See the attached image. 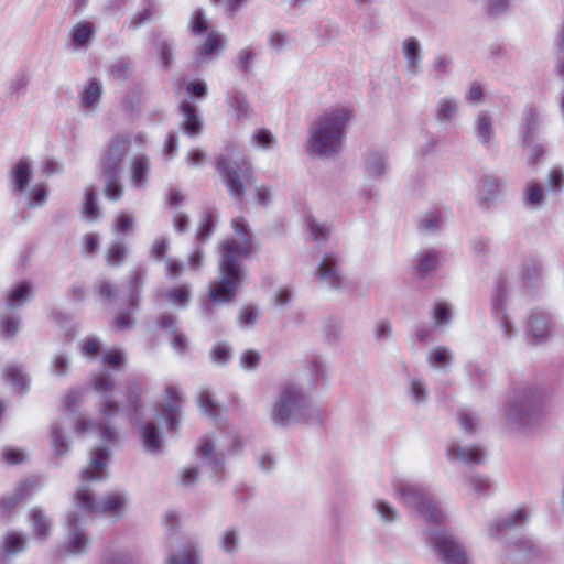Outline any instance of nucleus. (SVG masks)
<instances>
[{
    "label": "nucleus",
    "instance_id": "obj_44",
    "mask_svg": "<svg viewBox=\"0 0 564 564\" xmlns=\"http://www.w3.org/2000/svg\"><path fill=\"white\" fill-rule=\"evenodd\" d=\"M30 82V75L26 70L20 69L11 78L9 84V95L14 96L17 99L25 95L28 85Z\"/></svg>",
    "mask_w": 564,
    "mask_h": 564
},
{
    "label": "nucleus",
    "instance_id": "obj_15",
    "mask_svg": "<svg viewBox=\"0 0 564 564\" xmlns=\"http://www.w3.org/2000/svg\"><path fill=\"white\" fill-rule=\"evenodd\" d=\"M91 454L90 466L82 470L80 478L83 481L105 480L107 460L111 452L108 446L102 445L95 448Z\"/></svg>",
    "mask_w": 564,
    "mask_h": 564
},
{
    "label": "nucleus",
    "instance_id": "obj_63",
    "mask_svg": "<svg viewBox=\"0 0 564 564\" xmlns=\"http://www.w3.org/2000/svg\"><path fill=\"white\" fill-rule=\"evenodd\" d=\"M189 29L195 35H202L207 31L208 22L202 9H197L193 12L189 21Z\"/></svg>",
    "mask_w": 564,
    "mask_h": 564
},
{
    "label": "nucleus",
    "instance_id": "obj_40",
    "mask_svg": "<svg viewBox=\"0 0 564 564\" xmlns=\"http://www.w3.org/2000/svg\"><path fill=\"white\" fill-rule=\"evenodd\" d=\"M438 267V253L434 250L422 252L417 256L415 265L416 272L421 279H424L430 272Z\"/></svg>",
    "mask_w": 564,
    "mask_h": 564
},
{
    "label": "nucleus",
    "instance_id": "obj_45",
    "mask_svg": "<svg viewBox=\"0 0 564 564\" xmlns=\"http://www.w3.org/2000/svg\"><path fill=\"white\" fill-rule=\"evenodd\" d=\"M2 549L6 554H17L26 549V541L21 533L9 531L3 539Z\"/></svg>",
    "mask_w": 564,
    "mask_h": 564
},
{
    "label": "nucleus",
    "instance_id": "obj_27",
    "mask_svg": "<svg viewBox=\"0 0 564 564\" xmlns=\"http://www.w3.org/2000/svg\"><path fill=\"white\" fill-rule=\"evenodd\" d=\"M131 183L135 188H144L150 173V160L144 154L132 158L130 163Z\"/></svg>",
    "mask_w": 564,
    "mask_h": 564
},
{
    "label": "nucleus",
    "instance_id": "obj_47",
    "mask_svg": "<svg viewBox=\"0 0 564 564\" xmlns=\"http://www.w3.org/2000/svg\"><path fill=\"white\" fill-rule=\"evenodd\" d=\"M120 175L118 173L102 174L106 178L105 195L108 199L118 200L122 196V185L120 183Z\"/></svg>",
    "mask_w": 564,
    "mask_h": 564
},
{
    "label": "nucleus",
    "instance_id": "obj_22",
    "mask_svg": "<svg viewBox=\"0 0 564 564\" xmlns=\"http://www.w3.org/2000/svg\"><path fill=\"white\" fill-rule=\"evenodd\" d=\"M97 30L90 21L77 22L69 32V43L73 50H87L96 36Z\"/></svg>",
    "mask_w": 564,
    "mask_h": 564
},
{
    "label": "nucleus",
    "instance_id": "obj_32",
    "mask_svg": "<svg viewBox=\"0 0 564 564\" xmlns=\"http://www.w3.org/2000/svg\"><path fill=\"white\" fill-rule=\"evenodd\" d=\"M4 380L15 392L26 393L30 390V379L23 372L21 366L9 365L3 370Z\"/></svg>",
    "mask_w": 564,
    "mask_h": 564
},
{
    "label": "nucleus",
    "instance_id": "obj_38",
    "mask_svg": "<svg viewBox=\"0 0 564 564\" xmlns=\"http://www.w3.org/2000/svg\"><path fill=\"white\" fill-rule=\"evenodd\" d=\"M475 133L479 142L488 144L494 137L492 119L487 111H480L475 121Z\"/></svg>",
    "mask_w": 564,
    "mask_h": 564
},
{
    "label": "nucleus",
    "instance_id": "obj_16",
    "mask_svg": "<svg viewBox=\"0 0 564 564\" xmlns=\"http://www.w3.org/2000/svg\"><path fill=\"white\" fill-rule=\"evenodd\" d=\"M178 109L183 117L181 128L189 138H196L202 134L204 121L198 108L189 100L184 99L180 102Z\"/></svg>",
    "mask_w": 564,
    "mask_h": 564
},
{
    "label": "nucleus",
    "instance_id": "obj_62",
    "mask_svg": "<svg viewBox=\"0 0 564 564\" xmlns=\"http://www.w3.org/2000/svg\"><path fill=\"white\" fill-rule=\"evenodd\" d=\"M69 358L64 354H59L53 358L50 366V371L54 376L66 377L69 371Z\"/></svg>",
    "mask_w": 564,
    "mask_h": 564
},
{
    "label": "nucleus",
    "instance_id": "obj_1",
    "mask_svg": "<svg viewBox=\"0 0 564 564\" xmlns=\"http://www.w3.org/2000/svg\"><path fill=\"white\" fill-rule=\"evenodd\" d=\"M397 495L414 508L426 524L436 527L425 531V541L444 564H468L464 545L446 528V516L431 492L417 485L402 484L397 487Z\"/></svg>",
    "mask_w": 564,
    "mask_h": 564
},
{
    "label": "nucleus",
    "instance_id": "obj_58",
    "mask_svg": "<svg viewBox=\"0 0 564 564\" xmlns=\"http://www.w3.org/2000/svg\"><path fill=\"white\" fill-rule=\"evenodd\" d=\"M198 406L202 409V411L209 415L210 417H217L218 416V404L214 400L212 393L207 390H204L198 395Z\"/></svg>",
    "mask_w": 564,
    "mask_h": 564
},
{
    "label": "nucleus",
    "instance_id": "obj_37",
    "mask_svg": "<svg viewBox=\"0 0 564 564\" xmlns=\"http://www.w3.org/2000/svg\"><path fill=\"white\" fill-rule=\"evenodd\" d=\"M227 104L238 120L250 117V105L246 94L241 90L234 89L229 91L227 94Z\"/></svg>",
    "mask_w": 564,
    "mask_h": 564
},
{
    "label": "nucleus",
    "instance_id": "obj_53",
    "mask_svg": "<svg viewBox=\"0 0 564 564\" xmlns=\"http://www.w3.org/2000/svg\"><path fill=\"white\" fill-rule=\"evenodd\" d=\"M37 487H39L37 479L35 477H29V478L21 480L17 485L13 494L15 495L17 498L20 499L21 502H23L34 494V491L36 490Z\"/></svg>",
    "mask_w": 564,
    "mask_h": 564
},
{
    "label": "nucleus",
    "instance_id": "obj_48",
    "mask_svg": "<svg viewBox=\"0 0 564 564\" xmlns=\"http://www.w3.org/2000/svg\"><path fill=\"white\" fill-rule=\"evenodd\" d=\"M99 215V206L97 203L96 191L90 187L86 189L83 204V216L88 220L97 219Z\"/></svg>",
    "mask_w": 564,
    "mask_h": 564
},
{
    "label": "nucleus",
    "instance_id": "obj_50",
    "mask_svg": "<svg viewBox=\"0 0 564 564\" xmlns=\"http://www.w3.org/2000/svg\"><path fill=\"white\" fill-rule=\"evenodd\" d=\"M109 72L115 78L127 80L132 74V63L128 57H120L110 65Z\"/></svg>",
    "mask_w": 564,
    "mask_h": 564
},
{
    "label": "nucleus",
    "instance_id": "obj_7",
    "mask_svg": "<svg viewBox=\"0 0 564 564\" xmlns=\"http://www.w3.org/2000/svg\"><path fill=\"white\" fill-rule=\"evenodd\" d=\"M215 167L229 194L237 202H241L245 196V185L256 182L250 161L235 149H227L226 153L219 154Z\"/></svg>",
    "mask_w": 564,
    "mask_h": 564
},
{
    "label": "nucleus",
    "instance_id": "obj_51",
    "mask_svg": "<svg viewBox=\"0 0 564 564\" xmlns=\"http://www.w3.org/2000/svg\"><path fill=\"white\" fill-rule=\"evenodd\" d=\"M453 312L448 303L437 301L433 307V319L436 326L448 325L452 321Z\"/></svg>",
    "mask_w": 564,
    "mask_h": 564
},
{
    "label": "nucleus",
    "instance_id": "obj_19",
    "mask_svg": "<svg viewBox=\"0 0 564 564\" xmlns=\"http://www.w3.org/2000/svg\"><path fill=\"white\" fill-rule=\"evenodd\" d=\"M225 48V40L223 36L212 31L208 33L204 43L196 48V53L194 56V65L198 68L204 63L212 61L217 55H219Z\"/></svg>",
    "mask_w": 564,
    "mask_h": 564
},
{
    "label": "nucleus",
    "instance_id": "obj_42",
    "mask_svg": "<svg viewBox=\"0 0 564 564\" xmlns=\"http://www.w3.org/2000/svg\"><path fill=\"white\" fill-rule=\"evenodd\" d=\"M220 549L227 554H236L240 545V531L238 528L226 529L220 536Z\"/></svg>",
    "mask_w": 564,
    "mask_h": 564
},
{
    "label": "nucleus",
    "instance_id": "obj_9",
    "mask_svg": "<svg viewBox=\"0 0 564 564\" xmlns=\"http://www.w3.org/2000/svg\"><path fill=\"white\" fill-rule=\"evenodd\" d=\"M131 148L129 133H116L102 147L99 155L101 174L122 173V164Z\"/></svg>",
    "mask_w": 564,
    "mask_h": 564
},
{
    "label": "nucleus",
    "instance_id": "obj_46",
    "mask_svg": "<svg viewBox=\"0 0 564 564\" xmlns=\"http://www.w3.org/2000/svg\"><path fill=\"white\" fill-rule=\"evenodd\" d=\"M154 44L160 57L161 65L170 69L173 65L174 44L165 39L156 37Z\"/></svg>",
    "mask_w": 564,
    "mask_h": 564
},
{
    "label": "nucleus",
    "instance_id": "obj_25",
    "mask_svg": "<svg viewBox=\"0 0 564 564\" xmlns=\"http://www.w3.org/2000/svg\"><path fill=\"white\" fill-rule=\"evenodd\" d=\"M97 502L94 492L86 485H80L73 495V511H77L84 522L85 517L97 512Z\"/></svg>",
    "mask_w": 564,
    "mask_h": 564
},
{
    "label": "nucleus",
    "instance_id": "obj_60",
    "mask_svg": "<svg viewBox=\"0 0 564 564\" xmlns=\"http://www.w3.org/2000/svg\"><path fill=\"white\" fill-rule=\"evenodd\" d=\"M127 257V248L122 242H112L106 254V259L110 264L119 265Z\"/></svg>",
    "mask_w": 564,
    "mask_h": 564
},
{
    "label": "nucleus",
    "instance_id": "obj_29",
    "mask_svg": "<svg viewBox=\"0 0 564 564\" xmlns=\"http://www.w3.org/2000/svg\"><path fill=\"white\" fill-rule=\"evenodd\" d=\"M482 189L478 193V202L481 208H489L495 202L501 186V180L496 175H484L481 178Z\"/></svg>",
    "mask_w": 564,
    "mask_h": 564
},
{
    "label": "nucleus",
    "instance_id": "obj_26",
    "mask_svg": "<svg viewBox=\"0 0 564 564\" xmlns=\"http://www.w3.org/2000/svg\"><path fill=\"white\" fill-rule=\"evenodd\" d=\"M402 53L406 59L408 73L415 76L421 70L422 51L415 37H408L402 43Z\"/></svg>",
    "mask_w": 564,
    "mask_h": 564
},
{
    "label": "nucleus",
    "instance_id": "obj_18",
    "mask_svg": "<svg viewBox=\"0 0 564 564\" xmlns=\"http://www.w3.org/2000/svg\"><path fill=\"white\" fill-rule=\"evenodd\" d=\"M165 524L169 527L170 536L167 538L166 544L171 553L169 554L166 564H195L196 554L193 547H184L182 551L181 558L172 553L175 538V530L177 525V516L175 512H167L165 514Z\"/></svg>",
    "mask_w": 564,
    "mask_h": 564
},
{
    "label": "nucleus",
    "instance_id": "obj_3",
    "mask_svg": "<svg viewBox=\"0 0 564 564\" xmlns=\"http://www.w3.org/2000/svg\"><path fill=\"white\" fill-rule=\"evenodd\" d=\"M528 519L525 509L519 508L488 525V535L505 542L502 564H530L542 555V549L536 542L516 534L527 524Z\"/></svg>",
    "mask_w": 564,
    "mask_h": 564
},
{
    "label": "nucleus",
    "instance_id": "obj_43",
    "mask_svg": "<svg viewBox=\"0 0 564 564\" xmlns=\"http://www.w3.org/2000/svg\"><path fill=\"white\" fill-rule=\"evenodd\" d=\"M453 355L444 346H437L430 350L427 362L434 368H446L452 364Z\"/></svg>",
    "mask_w": 564,
    "mask_h": 564
},
{
    "label": "nucleus",
    "instance_id": "obj_39",
    "mask_svg": "<svg viewBox=\"0 0 564 564\" xmlns=\"http://www.w3.org/2000/svg\"><path fill=\"white\" fill-rule=\"evenodd\" d=\"M458 110L457 102L448 97L438 101L435 108V119L437 122L444 124L451 122L456 116Z\"/></svg>",
    "mask_w": 564,
    "mask_h": 564
},
{
    "label": "nucleus",
    "instance_id": "obj_61",
    "mask_svg": "<svg viewBox=\"0 0 564 564\" xmlns=\"http://www.w3.org/2000/svg\"><path fill=\"white\" fill-rule=\"evenodd\" d=\"M186 93L192 99L204 100L208 95V87L204 80L193 79L186 84Z\"/></svg>",
    "mask_w": 564,
    "mask_h": 564
},
{
    "label": "nucleus",
    "instance_id": "obj_55",
    "mask_svg": "<svg viewBox=\"0 0 564 564\" xmlns=\"http://www.w3.org/2000/svg\"><path fill=\"white\" fill-rule=\"evenodd\" d=\"M48 198V186L46 184L35 185L29 194L28 205L31 208H37L45 205Z\"/></svg>",
    "mask_w": 564,
    "mask_h": 564
},
{
    "label": "nucleus",
    "instance_id": "obj_6",
    "mask_svg": "<svg viewBox=\"0 0 564 564\" xmlns=\"http://www.w3.org/2000/svg\"><path fill=\"white\" fill-rule=\"evenodd\" d=\"M544 393L536 387L514 390L503 406L507 424L524 432L535 426L543 414Z\"/></svg>",
    "mask_w": 564,
    "mask_h": 564
},
{
    "label": "nucleus",
    "instance_id": "obj_49",
    "mask_svg": "<svg viewBox=\"0 0 564 564\" xmlns=\"http://www.w3.org/2000/svg\"><path fill=\"white\" fill-rule=\"evenodd\" d=\"M216 228V215L214 209H207L204 213L203 220L200 221L196 237L200 240L208 239L215 231Z\"/></svg>",
    "mask_w": 564,
    "mask_h": 564
},
{
    "label": "nucleus",
    "instance_id": "obj_5",
    "mask_svg": "<svg viewBox=\"0 0 564 564\" xmlns=\"http://www.w3.org/2000/svg\"><path fill=\"white\" fill-rule=\"evenodd\" d=\"M270 420L274 426L281 429L300 423L319 425L322 414L300 386L290 383L281 389L275 399Z\"/></svg>",
    "mask_w": 564,
    "mask_h": 564
},
{
    "label": "nucleus",
    "instance_id": "obj_23",
    "mask_svg": "<svg viewBox=\"0 0 564 564\" xmlns=\"http://www.w3.org/2000/svg\"><path fill=\"white\" fill-rule=\"evenodd\" d=\"M127 507V497L121 492L107 494L97 502V513L120 519Z\"/></svg>",
    "mask_w": 564,
    "mask_h": 564
},
{
    "label": "nucleus",
    "instance_id": "obj_13",
    "mask_svg": "<svg viewBox=\"0 0 564 564\" xmlns=\"http://www.w3.org/2000/svg\"><path fill=\"white\" fill-rule=\"evenodd\" d=\"M197 454L203 465L209 467L210 477L217 482L220 481L221 475L225 473V456L223 453H216L215 445L209 437L205 436L200 440Z\"/></svg>",
    "mask_w": 564,
    "mask_h": 564
},
{
    "label": "nucleus",
    "instance_id": "obj_21",
    "mask_svg": "<svg viewBox=\"0 0 564 564\" xmlns=\"http://www.w3.org/2000/svg\"><path fill=\"white\" fill-rule=\"evenodd\" d=\"M139 429L142 444L147 452L158 453L162 446V434L158 425L152 421H143V416L131 421Z\"/></svg>",
    "mask_w": 564,
    "mask_h": 564
},
{
    "label": "nucleus",
    "instance_id": "obj_11",
    "mask_svg": "<svg viewBox=\"0 0 564 564\" xmlns=\"http://www.w3.org/2000/svg\"><path fill=\"white\" fill-rule=\"evenodd\" d=\"M316 276L323 285L332 290L343 289L344 276L339 257L334 252L326 253L316 269Z\"/></svg>",
    "mask_w": 564,
    "mask_h": 564
},
{
    "label": "nucleus",
    "instance_id": "obj_17",
    "mask_svg": "<svg viewBox=\"0 0 564 564\" xmlns=\"http://www.w3.org/2000/svg\"><path fill=\"white\" fill-rule=\"evenodd\" d=\"M166 392V403L164 404L162 411L155 408V414L158 416H162L166 422L169 431H175L178 426V415L181 412V393L177 388L173 386H167L165 389Z\"/></svg>",
    "mask_w": 564,
    "mask_h": 564
},
{
    "label": "nucleus",
    "instance_id": "obj_2",
    "mask_svg": "<svg viewBox=\"0 0 564 564\" xmlns=\"http://www.w3.org/2000/svg\"><path fill=\"white\" fill-rule=\"evenodd\" d=\"M231 227L235 234L241 238L242 242L235 238H229L219 246V280L209 285L208 293L209 300L213 303L232 301L236 296L237 288L247 278V271L242 261L251 256L252 234L242 217L234 218Z\"/></svg>",
    "mask_w": 564,
    "mask_h": 564
},
{
    "label": "nucleus",
    "instance_id": "obj_31",
    "mask_svg": "<svg viewBox=\"0 0 564 564\" xmlns=\"http://www.w3.org/2000/svg\"><path fill=\"white\" fill-rule=\"evenodd\" d=\"M544 274V264L541 259L528 256L523 259L521 276L527 284L534 286L542 281Z\"/></svg>",
    "mask_w": 564,
    "mask_h": 564
},
{
    "label": "nucleus",
    "instance_id": "obj_52",
    "mask_svg": "<svg viewBox=\"0 0 564 564\" xmlns=\"http://www.w3.org/2000/svg\"><path fill=\"white\" fill-rule=\"evenodd\" d=\"M254 57V52L251 48L246 47L238 52L237 56L232 59V64L240 73L248 74L251 69Z\"/></svg>",
    "mask_w": 564,
    "mask_h": 564
},
{
    "label": "nucleus",
    "instance_id": "obj_8",
    "mask_svg": "<svg viewBox=\"0 0 564 564\" xmlns=\"http://www.w3.org/2000/svg\"><path fill=\"white\" fill-rule=\"evenodd\" d=\"M83 521L77 511H68L65 516L66 536L55 551L56 557L80 556L89 549V539L83 528Z\"/></svg>",
    "mask_w": 564,
    "mask_h": 564
},
{
    "label": "nucleus",
    "instance_id": "obj_12",
    "mask_svg": "<svg viewBox=\"0 0 564 564\" xmlns=\"http://www.w3.org/2000/svg\"><path fill=\"white\" fill-rule=\"evenodd\" d=\"M550 336V316L547 313L534 310L528 317L525 339L533 346L546 343Z\"/></svg>",
    "mask_w": 564,
    "mask_h": 564
},
{
    "label": "nucleus",
    "instance_id": "obj_33",
    "mask_svg": "<svg viewBox=\"0 0 564 564\" xmlns=\"http://www.w3.org/2000/svg\"><path fill=\"white\" fill-rule=\"evenodd\" d=\"M365 171L366 174L371 178H378L383 176L386 171V159L384 153L377 149H369L364 154Z\"/></svg>",
    "mask_w": 564,
    "mask_h": 564
},
{
    "label": "nucleus",
    "instance_id": "obj_34",
    "mask_svg": "<svg viewBox=\"0 0 564 564\" xmlns=\"http://www.w3.org/2000/svg\"><path fill=\"white\" fill-rule=\"evenodd\" d=\"M10 177L14 191L20 193L26 191L32 177V169L30 163L24 159L19 160V162L11 170Z\"/></svg>",
    "mask_w": 564,
    "mask_h": 564
},
{
    "label": "nucleus",
    "instance_id": "obj_24",
    "mask_svg": "<svg viewBox=\"0 0 564 564\" xmlns=\"http://www.w3.org/2000/svg\"><path fill=\"white\" fill-rule=\"evenodd\" d=\"M28 521L34 536L39 541H46L51 536L53 521L46 516L43 508H31L28 512Z\"/></svg>",
    "mask_w": 564,
    "mask_h": 564
},
{
    "label": "nucleus",
    "instance_id": "obj_10",
    "mask_svg": "<svg viewBox=\"0 0 564 564\" xmlns=\"http://www.w3.org/2000/svg\"><path fill=\"white\" fill-rule=\"evenodd\" d=\"M506 301L507 279L502 274H498L495 280V291L491 296V311L502 329L503 337L510 340L517 334V329L506 312Z\"/></svg>",
    "mask_w": 564,
    "mask_h": 564
},
{
    "label": "nucleus",
    "instance_id": "obj_54",
    "mask_svg": "<svg viewBox=\"0 0 564 564\" xmlns=\"http://www.w3.org/2000/svg\"><path fill=\"white\" fill-rule=\"evenodd\" d=\"M466 371L473 386L477 387L479 390H484L486 388V369H484L479 364L473 362L467 365Z\"/></svg>",
    "mask_w": 564,
    "mask_h": 564
},
{
    "label": "nucleus",
    "instance_id": "obj_64",
    "mask_svg": "<svg viewBox=\"0 0 564 564\" xmlns=\"http://www.w3.org/2000/svg\"><path fill=\"white\" fill-rule=\"evenodd\" d=\"M325 340L328 344L336 343L340 338L341 323L336 318H329L323 327Z\"/></svg>",
    "mask_w": 564,
    "mask_h": 564
},
{
    "label": "nucleus",
    "instance_id": "obj_41",
    "mask_svg": "<svg viewBox=\"0 0 564 564\" xmlns=\"http://www.w3.org/2000/svg\"><path fill=\"white\" fill-rule=\"evenodd\" d=\"M51 443L54 454L58 457L66 455L70 449V443L58 423H54L51 426Z\"/></svg>",
    "mask_w": 564,
    "mask_h": 564
},
{
    "label": "nucleus",
    "instance_id": "obj_35",
    "mask_svg": "<svg viewBox=\"0 0 564 564\" xmlns=\"http://www.w3.org/2000/svg\"><path fill=\"white\" fill-rule=\"evenodd\" d=\"M33 297L32 285L29 281L19 282L6 297L8 308L21 307L25 302Z\"/></svg>",
    "mask_w": 564,
    "mask_h": 564
},
{
    "label": "nucleus",
    "instance_id": "obj_59",
    "mask_svg": "<svg viewBox=\"0 0 564 564\" xmlns=\"http://www.w3.org/2000/svg\"><path fill=\"white\" fill-rule=\"evenodd\" d=\"M166 299L176 305L185 307L188 305L191 300V292L187 286L173 288L166 293Z\"/></svg>",
    "mask_w": 564,
    "mask_h": 564
},
{
    "label": "nucleus",
    "instance_id": "obj_14",
    "mask_svg": "<svg viewBox=\"0 0 564 564\" xmlns=\"http://www.w3.org/2000/svg\"><path fill=\"white\" fill-rule=\"evenodd\" d=\"M147 279V270L143 268L133 269L128 278L122 293L126 301V306L130 312L139 310L141 303V293Z\"/></svg>",
    "mask_w": 564,
    "mask_h": 564
},
{
    "label": "nucleus",
    "instance_id": "obj_4",
    "mask_svg": "<svg viewBox=\"0 0 564 564\" xmlns=\"http://www.w3.org/2000/svg\"><path fill=\"white\" fill-rule=\"evenodd\" d=\"M352 115L351 109L338 107L315 120L308 131V154L314 158H330L339 152Z\"/></svg>",
    "mask_w": 564,
    "mask_h": 564
},
{
    "label": "nucleus",
    "instance_id": "obj_36",
    "mask_svg": "<svg viewBox=\"0 0 564 564\" xmlns=\"http://www.w3.org/2000/svg\"><path fill=\"white\" fill-rule=\"evenodd\" d=\"M102 96V85L97 78H91L85 85L80 95V106L83 108L95 109L100 102Z\"/></svg>",
    "mask_w": 564,
    "mask_h": 564
},
{
    "label": "nucleus",
    "instance_id": "obj_20",
    "mask_svg": "<svg viewBox=\"0 0 564 564\" xmlns=\"http://www.w3.org/2000/svg\"><path fill=\"white\" fill-rule=\"evenodd\" d=\"M447 458L451 462H460L466 465H478L485 459V451L480 446H463L459 443H451L447 446Z\"/></svg>",
    "mask_w": 564,
    "mask_h": 564
},
{
    "label": "nucleus",
    "instance_id": "obj_28",
    "mask_svg": "<svg viewBox=\"0 0 564 564\" xmlns=\"http://www.w3.org/2000/svg\"><path fill=\"white\" fill-rule=\"evenodd\" d=\"M541 127V118L536 109L527 107L524 109L523 124L521 127L522 141L531 144L536 140Z\"/></svg>",
    "mask_w": 564,
    "mask_h": 564
},
{
    "label": "nucleus",
    "instance_id": "obj_56",
    "mask_svg": "<svg viewBox=\"0 0 564 564\" xmlns=\"http://www.w3.org/2000/svg\"><path fill=\"white\" fill-rule=\"evenodd\" d=\"M543 189L538 182H530L524 191V200L529 206L536 208L543 200Z\"/></svg>",
    "mask_w": 564,
    "mask_h": 564
},
{
    "label": "nucleus",
    "instance_id": "obj_30",
    "mask_svg": "<svg viewBox=\"0 0 564 564\" xmlns=\"http://www.w3.org/2000/svg\"><path fill=\"white\" fill-rule=\"evenodd\" d=\"M143 389L138 381H131L127 388V405L126 412L130 417V421L142 417V402L141 397Z\"/></svg>",
    "mask_w": 564,
    "mask_h": 564
},
{
    "label": "nucleus",
    "instance_id": "obj_57",
    "mask_svg": "<svg viewBox=\"0 0 564 564\" xmlns=\"http://www.w3.org/2000/svg\"><path fill=\"white\" fill-rule=\"evenodd\" d=\"M442 219L438 212L426 213L419 223V229L429 234H433L441 229Z\"/></svg>",
    "mask_w": 564,
    "mask_h": 564
}]
</instances>
